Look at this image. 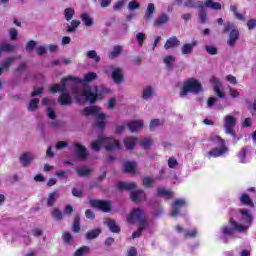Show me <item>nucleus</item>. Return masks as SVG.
<instances>
[{
    "label": "nucleus",
    "instance_id": "f257e3e1",
    "mask_svg": "<svg viewBox=\"0 0 256 256\" xmlns=\"http://www.w3.org/2000/svg\"><path fill=\"white\" fill-rule=\"evenodd\" d=\"M238 213L240 214V223L235 220V218H230L228 223L230 226H224L221 229L222 235H228L229 237L233 236L235 231L237 233H247V230L253 225V214L251 211L245 208L239 209Z\"/></svg>",
    "mask_w": 256,
    "mask_h": 256
},
{
    "label": "nucleus",
    "instance_id": "f03ea898",
    "mask_svg": "<svg viewBox=\"0 0 256 256\" xmlns=\"http://www.w3.org/2000/svg\"><path fill=\"white\" fill-rule=\"evenodd\" d=\"M69 81H73V83H75L72 86V93H74V95H79L77 85H79V83H83V80L74 76H66L62 78L61 84H52L49 89L50 93H67V83H69Z\"/></svg>",
    "mask_w": 256,
    "mask_h": 256
},
{
    "label": "nucleus",
    "instance_id": "7ed1b4c3",
    "mask_svg": "<svg viewBox=\"0 0 256 256\" xmlns=\"http://www.w3.org/2000/svg\"><path fill=\"white\" fill-rule=\"evenodd\" d=\"M203 91V85L199 80L195 78H188L183 82V85L179 92V97L181 99H184V97H187L189 93H193L194 95H199Z\"/></svg>",
    "mask_w": 256,
    "mask_h": 256
},
{
    "label": "nucleus",
    "instance_id": "20e7f679",
    "mask_svg": "<svg viewBox=\"0 0 256 256\" xmlns=\"http://www.w3.org/2000/svg\"><path fill=\"white\" fill-rule=\"evenodd\" d=\"M222 33L224 35H227V33H229L227 40L228 47H235V45H237L240 33L239 29L235 26V24H233V22L227 21L226 24L224 25Z\"/></svg>",
    "mask_w": 256,
    "mask_h": 256
},
{
    "label": "nucleus",
    "instance_id": "39448f33",
    "mask_svg": "<svg viewBox=\"0 0 256 256\" xmlns=\"http://www.w3.org/2000/svg\"><path fill=\"white\" fill-rule=\"evenodd\" d=\"M94 90L95 92L91 91V86H87L81 91L80 94L82 97H85L86 101L93 104L97 101V99H103L105 93H109L108 88H102L101 92H99V87L95 86Z\"/></svg>",
    "mask_w": 256,
    "mask_h": 256
},
{
    "label": "nucleus",
    "instance_id": "423d86ee",
    "mask_svg": "<svg viewBox=\"0 0 256 256\" xmlns=\"http://www.w3.org/2000/svg\"><path fill=\"white\" fill-rule=\"evenodd\" d=\"M225 123V131L228 133V135H231L235 139L237 137V134H235V125H237V118L233 115H227L224 119Z\"/></svg>",
    "mask_w": 256,
    "mask_h": 256
},
{
    "label": "nucleus",
    "instance_id": "0eeeda50",
    "mask_svg": "<svg viewBox=\"0 0 256 256\" xmlns=\"http://www.w3.org/2000/svg\"><path fill=\"white\" fill-rule=\"evenodd\" d=\"M89 204L91 207H96V209H100L103 213H111V202L107 200H96L90 199Z\"/></svg>",
    "mask_w": 256,
    "mask_h": 256
},
{
    "label": "nucleus",
    "instance_id": "6e6552de",
    "mask_svg": "<svg viewBox=\"0 0 256 256\" xmlns=\"http://www.w3.org/2000/svg\"><path fill=\"white\" fill-rule=\"evenodd\" d=\"M145 217V209L134 208L127 216V222L131 225L135 224V221H139Z\"/></svg>",
    "mask_w": 256,
    "mask_h": 256
},
{
    "label": "nucleus",
    "instance_id": "1a4fd4ad",
    "mask_svg": "<svg viewBox=\"0 0 256 256\" xmlns=\"http://www.w3.org/2000/svg\"><path fill=\"white\" fill-rule=\"evenodd\" d=\"M130 199L132 203H136L139 205V203H143V201H147V194L143 189H137L130 193Z\"/></svg>",
    "mask_w": 256,
    "mask_h": 256
},
{
    "label": "nucleus",
    "instance_id": "9d476101",
    "mask_svg": "<svg viewBox=\"0 0 256 256\" xmlns=\"http://www.w3.org/2000/svg\"><path fill=\"white\" fill-rule=\"evenodd\" d=\"M103 145L106 151H114V149H121V144L118 140L113 137H105L103 136Z\"/></svg>",
    "mask_w": 256,
    "mask_h": 256
},
{
    "label": "nucleus",
    "instance_id": "9b49d317",
    "mask_svg": "<svg viewBox=\"0 0 256 256\" xmlns=\"http://www.w3.org/2000/svg\"><path fill=\"white\" fill-rule=\"evenodd\" d=\"M186 205L185 199H176L172 204L171 217H177L181 213V209Z\"/></svg>",
    "mask_w": 256,
    "mask_h": 256
},
{
    "label": "nucleus",
    "instance_id": "f8f14e48",
    "mask_svg": "<svg viewBox=\"0 0 256 256\" xmlns=\"http://www.w3.org/2000/svg\"><path fill=\"white\" fill-rule=\"evenodd\" d=\"M227 151H229V148H227V146H222L220 148H213L212 150H210L209 152H207V157L208 159H217V157H221L222 155H225V153H227Z\"/></svg>",
    "mask_w": 256,
    "mask_h": 256
},
{
    "label": "nucleus",
    "instance_id": "ddd939ff",
    "mask_svg": "<svg viewBox=\"0 0 256 256\" xmlns=\"http://www.w3.org/2000/svg\"><path fill=\"white\" fill-rule=\"evenodd\" d=\"M74 147L77 149L76 157L78 159H80V161H85V159H87V157H89V153H87V148L85 146L81 145V143L76 142L74 144Z\"/></svg>",
    "mask_w": 256,
    "mask_h": 256
},
{
    "label": "nucleus",
    "instance_id": "4468645a",
    "mask_svg": "<svg viewBox=\"0 0 256 256\" xmlns=\"http://www.w3.org/2000/svg\"><path fill=\"white\" fill-rule=\"evenodd\" d=\"M211 84L213 85V90L217 97H220V99H225V92L221 90V81L219 78H212Z\"/></svg>",
    "mask_w": 256,
    "mask_h": 256
},
{
    "label": "nucleus",
    "instance_id": "2eb2a0df",
    "mask_svg": "<svg viewBox=\"0 0 256 256\" xmlns=\"http://www.w3.org/2000/svg\"><path fill=\"white\" fill-rule=\"evenodd\" d=\"M58 103L64 107H68L73 103V98L69 92H64L58 97Z\"/></svg>",
    "mask_w": 256,
    "mask_h": 256
},
{
    "label": "nucleus",
    "instance_id": "dca6fc26",
    "mask_svg": "<svg viewBox=\"0 0 256 256\" xmlns=\"http://www.w3.org/2000/svg\"><path fill=\"white\" fill-rule=\"evenodd\" d=\"M200 9L203 7H208L209 9H213V11H221V3L214 2L213 0H205V2H201L199 4Z\"/></svg>",
    "mask_w": 256,
    "mask_h": 256
},
{
    "label": "nucleus",
    "instance_id": "f3484780",
    "mask_svg": "<svg viewBox=\"0 0 256 256\" xmlns=\"http://www.w3.org/2000/svg\"><path fill=\"white\" fill-rule=\"evenodd\" d=\"M127 129H129L130 133H137L140 129H143L144 124L141 120L131 121L126 125Z\"/></svg>",
    "mask_w": 256,
    "mask_h": 256
},
{
    "label": "nucleus",
    "instance_id": "a211bd4d",
    "mask_svg": "<svg viewBox=\"0 0 256 256\" xmlns=\"http://www.w3.org/2000/svg\"><path fill=\"white\" fill-rule=\"evenodd\" d=\"M105 119H107V115L104 113L97 114V120L94 123V127H97L100 129V131H103V129L107 127V122H105Z\"/></svg>",
    "mask_w": 256,
    "mask_h": 256
},
{
    "label": "nucleus",
    "instance_id": "6ab92c4d",
    "mask_svg": "<svg viewBox=\"0 0 256 256\" xmlns=\"http://www.w3.org/2000/svg\"><path fill=\"white\" fill-rule=\"evenodd\" d=\"M116 187L119 191H133V189H136L137 185L135 182H118Z\"/></svg>",
    "mask_w": 256,
    "mask_h": 256
},
{
    "label": "nucleus",
    "instance_id": "aec40b11",
    "mask_svg": "<svg viewBox=\"0 0 256 256\" xmlns=\"http://www.w3.org/2000/svg\"><path fill=\"white\" fill-rule=\"evenodd\" d=\"M179 45H181V41H179V39H177V36H172L166 40L164 48L165 49H173L175 47H179Z\"/></svg>",
    "mask_w": 256,
    "mask_h": 256
},
{
    "label": "nucleus",
    "instance_id": "412c9836",
    "mask_svg": "<svg viewBox=\"0 0 256 256\" xmlns=\"http://www.w3.org/2000/svg\"><path fill=\"white\" fill-rule=\"evenodd\" d=\"M112 79H113L114 83H117L118 85L120 83H123L124 76H123V71L121 70V68H115L112 71Z\"/></svg>",
    "mask_w": 256,
    "mask_h": 256
},
{
    "label": "nucleus",
    "instance_id": "4be33fe9",
    "mask_svg": "<svg viewBox=\"0 0 256 256\" xmlns=\"http://www.w3.org/2000/svg\"><path fill=\"white\" fill-rule=\"evenodd\" d=\"M16 59H21V56H16V57H9V58H6L5 60L2 61V63L0 64L1 65V69L4 71H9V68L11 67V65L13 63H15V60Z\"/></svg>",
    "mask_w": 256,
    "mask_h": 256
},
{
    "label": "nucleus",
    "instance_id": "5701e85b",
    "mask_svg": "<svg viewBox=\"0 0 256 256\" xmlns=\"http://www.w3.org/2000/svg\"><path fill=\"white\" fill-rule=\"evenodd\" d=\"M239 201L242 205H245L246 207H255V203H253V199L249 196L247 193L241 194Z\"/></svg>",
    "mask_w": 256,
    "mask_h": 256
},
{
    "label": "nucleus",
    "instance_id": "b1692460",
    "mask_svg": "<svg viewBox=\"0 0 256 256\" xmlns=\"http://www.w3.org/2000/svg\"><path fill=\"white\" fill-rule=\"evenodd\" d=\"M194 47H197V41H192V43H185L182 48V55H191L193 53Z\"/></svg>",
    "mask_w": 256,
    "mask_h": 256
},
{
    "label": "nucleus",
    "instance_id": "393cba45",
    "mask_svg": "<svg viewBox=\"0 0 256 256\" xmlns=\"http://www.w3.org/2000/svg\"><path fill=\"white\" fill-rule=\"evenodd\" d=\"M101 235V228H96L92 231H88L85 233L84 237L87 241H93V239H97Z\"/></svg>",
    "mask_w": 256,
    "mask_h": 256
},
{
    "label": "nucleus",
    "instance_id": "a878e982",
    "mask_svg": "<svg viewBox=\"0 0 256 256\" xmlns=\"http://www.w3.org/2000/svg\"><path fill=\"white\" fill-rule=\"evenodd\" d=\"M15 49H17V47H15V45L3 42L0 44V55L2 53H13V51H15Z\"/></svg>",
    "mask_w": 256,
    "mask_h": 256
},
{
    "label": "nucleus",
    "instance_id": "bb28decb",
    "mask_svg": "<svg viewBox=\"0 0 256 256\" xmlns=\"http://www.w3.org/2000/svg\"><path fill=\"white\" fill-rule=\"evenodd\" d=\"M124 145L126 149H128L129 151H133V149H135V145H137V138H133V137L125 138Z\"/></svg>",
    "mask_w": 256,
    "mask_h": 256
},
{
    "label": "nucleus",
    "instance_id": "cd10ccee",
    "mask_svg": "<svg viewBox=\"0 0 256 256\" xmlns=\"http://www.w3.org/2000/svg\"><path fill=\"white\" fill-rule=\"evenodd\" d=\"M104 140H103V136H99L98 139L94 140L91 143V149L93 151H101V147H104Z\"/></svg>",
    "mask_w": 256,
    "mask_h": 256
},
{
    "label": "nucleus",
    "instance_id": "c85d7f7f",
    "mask_svg": "<svg viewBox=\"0 0 256 256\" xmlns=\"http://www.w3.org/2000/svg\"><path fill=\"white\" fill-rule=\"evenodd\" d=\"M169 22V16L165 13L158 16V19L154 20V27H161V25H165V23Z\"/></svg>",
    "mask_w": 256,
    "mask_h": 256
},
{
    "label": "nucleus",
    "instance_id": "c756f323",
    "mask_svg": "<svg viewBox=\"0 0 256 256\" xmlns=\"http://www.w3.org/2000/svg\"><path fill=\"white\" fill-rule=\"evenodd\" d=\"M249 148L247 146L242 147V149L238 152L237 157L240 163H247V152Z\"/></svg>",
    "mask_w": 256,
    "mask_h": 256
},
{
    "label": "nucleus",
    "instance_id": "7c9ffc66",
    "mask_svg": "<svg viewBox=\"0 0 256 256\" xmlns=\"http://www.w3.org/2000/svg\"><path fill=\"white\" fill-rule=\"evenodd\" d=\"M72 231L73 233H79L81 231V217L79 216V214H76L74 216Z\"/></svg>",
    "mask_w": 256,
    "mask_h": 256
},
{
    "label": "nucleus",
    "instance_id": "2f4dec72",
    "mask_svg": "<svg viewBox=\"0 0 256 256\" xmlns=\"http://www.w3.org/2000/svg\"><path fill=\"white\" fill-rule=\"evenodd\" d=\"M31 161H33V156H31L29 152H25L20 156V162L22 163L23 167H27Z\"/></svg>",
    "mask_w": 256,
    "mask_h": 256
},
{
    "label": "nucleus",
    "instance_id": "473e14b6",
    "mask_svg": "<svg viewBox=\"0 0 256 256\" xmlns=\"http://www.w3.org/2000/svg\"><path fill=\"white\" fill-rule=\"evenodd\" d=\"M153 143V139L151 138H143L139 141L140 147H143V149H145L146 151L153 147Z\"/></svg>",
    "mask_w": 256,
    "mask_h": 256
},
{
    "label": "nucleus",
    "instance_id": "72a5a7b5",
    "mask_svg": "<svg viewBox=\"0 0 256 256\" xmlns=\"http://www.w3.org/2000/svg\"><path fill=\"white\" fill-rule=\"evenodd\" d=\"M121 51H123V47L115 45L113 51L108 53L109 59H117L121 55Z\"/></svg>",
    "mask_w": 256,
    "mask_h": 256
},
{
    "label": "nucleus",
    "instance_id": "f704fd0d",
    "mask_svg": "<svg viewBox=\"0 0 256 256\" xmlns=\"http://www.w3.org/2000/svg\"><path fill=\"white\" fill-rule=\"evenodd\" d=\"M84 115L89 117V115H97L99 113V108L97 106H86L83 109Z\"/></svg>",
    "mask_w": 256,
    "mask_h": 256
},
{
    "label": "nucleus",
    "instance_id": "c9c22d12",
    "mask_svg": "<svg viewBox=\"0 0 256 256\" xmlns=\"http://www.w3.org/2000/svg\"><path fill=\"white\" fill-rule=\"evenodd\" d=\"M107 226L109 227L111 233H121V228L119 227V225H117V222H115V220H108Z\"/></svg>",
    "mask_w": 256,
    "mask_h": 256
},
{
    "label": "nucleus",
    "instance_id": "e433bc0d",
    "mask_svg": "<svg viewBox=\"0 0 256 256\" xmlns=\"http://www.w3.org/2000/svg\"><path fill=\"white\" fill-rule=\"evenodd\" d=\"M209 141H210V143H212V145H219L220 147H227L225 145V139H222L219 136L210 137Z\"/></svg>",
    "mask_w": 256,
    "mask_h": 256
},
{
    "label": "nucleus",
    "instance_id": "4c0bfd02",
    "mask_svg": "<svg viewBox=\"0 0 256 256\" xmlns=\"http://www.w3.org/2000/svg\"><path fill=\"white\" fill-rule=\"evenodd\" d=\"M157 195L158 197H167V199H171V197H173V192L165 190V188H158Z\"/></svg>",
    "mask_w": 256,
    "mask_h": 256
},
{
    "label": "nucleus",
    "instance_id": "58836bf2",
    "mask_svg": "<svg viewBox=\"0 0 256 256\" xmlns=\"http://www.w3.org/2000/svg\"><path fill=\"white\" fill-rule=\"evenodd\" d=\"M74 16L75 8L69 7L64 10V19H66V21H71V19H73Z\"/></svg>",
    "mask_w": 256,
    "mask_h": 256
},
{
    "label": "nucleus",
    "instance_id": "ea45409f",
    "mask_svg": "<svg viewBox=\"0 0 256 256\" xmlns=\"http://www.w3.org/2000/svg\"><path fill=\"white\" fill-rule=\"evenodd\" d=\"M155 14V4L149 3L145 12V18L151 19Z\"/></svg>",
    "mask_w": 256,
    "mask_h": 256
},
{
    "label": "nucleus",
    "instance_id": "a19ab883",
    "mask_svg": "<svg viewBox=\"0 0 256 256\" xmlns=\"http://www.w3.org/2000/svg\"><path fill=\"white\" fill-rule=\"evenodd\" d=\"M39 109V98H32L28 104V111H37Z\"/></svg>",
    "mask_w": 256,
    "mask_h": 256
},
{
    "label": "nucleus",
    "instance_id": "79ce46f5",
    "mask_svg": "<svg viewBox=\"0 0 256 256\" xmlns=\"http://www.w3.org/2000/svg\"><path fill=\"white\" fill-rule=\"evenodd\" d=\"M56 201H57V191H53L48 195L47 206L53 207Z\"/></svg>",
    "mask_w": 256,
    "mask_h": 256
},
{
    "label": "nucleus",
    "instance_id": "37998d69",
    "mask_svg": "<svg viewBox=\"0 0 256 256\" xmlns=\"http://www.w3.org/2000/svg\"><path fill=\"white\" fill-rule=\"evenodd\" d=\"M81 19H82L84 25H86V27L93 26V18H91V16H89L88 13L81 14Z\"/></svg>",
    "mask_w": 256,
    "mask_h": 256
},
{
    "label": "nucleus",
    "instance_id": "c03bdc74",
    "mask_svg": "<svg viewBox=\"0 0 256 256\" xmlns=\"http://www.w3.org/2000/svg\"><path fill=\"white\" fill-rule=\"evenodd\" d=\"M79 25H81V21L72 20L71 25L67 26V28H66L67 33H74V31H76V29H77V27H79Z\"/></svg>",
    "mask_w": 256,
    "mask_h": 256
},
{
    "label": "nucleus",
    "instance_id": "a18cd8bd",
    "mask_svg": "<svg viewBox=\"0 0 256 256\" xmlns=\"http://www.w3.org/2000/svg\"><path fill=\"white\" fill-rule=\"evenodd\" d=\"M89 251H90L89 246H82L75 251L73 256H85L87 255V253H89Z\"/></svg>",
    "mask_w": 256,
    "mask_h": 256
},
{
    "label": "nucleus",
    "instance_id": "49530a36",
    "mask_svg": "<svg viewBox=\"0 0 256 256\" xmlns=\"http://www.w3.org/2000/svg\"><path fill=\"white\" fill-rule=\"evenodd\" d=\"M97 74L95 72H88L85 76L84 79L82 80V83H91V81H95L97 79Z\"/></svg>",
    "mask_w": 256,
    "mask_h": 256
},
{
    "label": "nucleus",
    "instance_id": "de8ad7c7",
    "mask_svg": "<svg viewBox=\"0 0 256 256\" xmlns=\"http://www.w3.org/2000/svg\"><path fill=\"white\" fill-rule=\"evenodd\" d=\"M88 59H94L95 63H99L101 61V57L97 55V51L95 50H90L86 54Z\"/></svg>",
    "mask_w": 256,
    "mask_h": 256
},
{
    "label": "nucleus",
    "instance_id": "09e8293b",
    "mask_svg": "<svg viewBox=\"0 0 256 256\" xmlns=\"http://www.w3.org/2000/svg\"><path fill=\"white\" fill-rule=\"evenodd\" d=\"M230 11H232L236 19L239 21H245V16L237 11V6H230Z\"/></svg>",
    "mask_w": 256,
    "mask_h": 256
},
{
    "label": "nucleus",
    "instance_id": "8fccbe9b",
    "mask_svg": "<svg viewBox=\"0 0 256 256\" xmlns=\"http://www.w3.org/2000/svg\"><path fill=\"white\" fill-rule=\"evenodd\" d=\"M52 217L53 219H56V221H61L63 219V212H61L59 208H54L52 211Z\"/></svg>",
    "mask_w": 256,
    "mask_h": 256
},
{
    "label": "nucleus",
    "instance_id": "3c124183",
    "mask_svg": "<svg viewBox=\"0 0 256 256\" xmlns=\"http://www.w3.org/2000/svg\"><path fill=\"white\" fill-rule=\"evenodd\" d=\"M124 171L125 173H135V164L132 162H126L124 164Z\"/></svg>",
    "mask_w": 256,
    "mask_h": 256
},
{
    "label": "nucleus",
    "instance_id": "603ef678",
    "mask_svg": "<svg viewBox=\"0 0 256 256\" xmlns=\"http://www.w3.org/2000/svg\"><path fill=\"white\" fill-rule=\"evenodd\" d=\"M142 183L143 186L145 187V189H151L152 185H153V179H151V177L146 176L142 179Z\"/></svg>",
    "mask_w": 256,
    "mask_h": 256
},
{
    "label": "nucleus",
    "instance_id": "864d4df0",
    "mask_svg": "<svg viewBox=\"0 0 256 256\" xmlns=\"http://www.w3.org/2000/svg\"><path fill=\"white\" fill-rule=\"evenodd\" d=\"M141 4H139V2H137V0H132L128 3V9L130 11H135L137 9H140Z\"/></svg>",
    "mask_w": 256,
    "mask_h": 256
},
{
    "label": "nucleus",
    "instance_id": "5fc2aeb1",
    "mask_svg": "<svg viewBox=\"0 0 256 256\" xmlns=\"http://www.w3.org/2000/svg\"><path fill=\"white\" fill-rule=\"evenodd\" d=\"M153 96V87L147 86L146 89L143 90V99H149V97Z\"/></svg>",
    "mask_w": 256,
    "mask_h": 256
},
{
    "label": "nucleus",
    "instance_id": "6e6d98bb",
    "mask_svg": "<svg viewBox=\"0 0 256 256\" xmlns=\"http://www.w3.org/2000/svg\"><path fill=\"white\" fill-rule=\"evenodd\" d=\"M195 237H197V230H188L186 232H184V238L185 239H195Z\"/></svg>",
    "mask_w": 256,
    "mask_h": 256
},
{
    "label": "nucleus",
    "instance_id": "4d7b16f0",
    "mask_svg": "<svg viewBox=\"0 0 256 256\" xmlns=\"http://www.w3.org/2000/svg\"><path fill=\"white\" fill-rule=\"evenodd\" d=\"M164 63L167 67H173V63H175V57H173L172 55H167L164 58Z\"/></svg>",
    "mask_w": 256,
    "mask_h": 256
},
{
    "label": "nucleus",
    "instance_id": "13d9d810",
    "mask_svg": "<svg viewBox=\"0 0 256 256\" xmlns=\"http://www.w3.org/2000/svg\"><path fill=\"white\" fill-rule=\"evenodd\" d=\"M76 173H77V175H79V177H87V176L91 175V170L90 169H76Z\"/></svg>",
    "mask_w": 256,
    "mask_h": 256
},
{
    "label": "nucleus",
    "instance_id": "bf43d9fd",
    "mask_svg": "<svg viewBox=\"0 0 256 256\" xmlns=\"http://www.w3.org/2000/svg\"><path fill=\"white\" fill-rule=\"evenodd\" d=\"M205 51L208 55H217L218 51L215 46L207 45L205 46Z\"/></svg>",
    "mask_w": 256,
    "mask_h": 256
},
{
    "label": "nucleus",
    "instance_id": "052dcab7",
    "mask_svg": "<svg viewBox=\"0 0 256 256\" xmlns=\"http://www.w3.org/2000/svg\"><path fill=\"white\" fill-rule=\"evenodd\" d=\"M139 222V227L138 229H141V231H143V229H145L146 227H149V222L147 221V218H140V220H138Z\"/></svg>",
    "mask_w": 256,
    "mask_h": 256
},
{
    "label": "nucleus",
    "instance_id": "680f3d73",
    "mask_svg": "<svg viewBox=\"0 0 256 256\" xmlns=\"http://www.w3.org/2000/svg\"><path fill=\"white\" fill-rule=\"evenodd\" d=\"M179 166V162H177V159H175V157H170L168 159V167L170 169H175V167Z\"/></svg>",
    "mask_w": 256,
    "mask_h": 256
},
{
    "label": "nucleus",
    "instance_id": "e2e57ef3",
    "mask_svg": "<svg viewBox=\"0 0 256 256\" xmlns=\"http://www.w3.org/2000/svg\"><path fill=\"white\" fill-rule=\"evenodd\" d=\"M161 125V120L159 119H153L150 122V131H155V129H157V127H159Z\"/></svg>",
    "mask_w": 256,
    "mask_h": 256
},
{
    "label": "nucleus",
    "instance_id": "0e129e2a",
    "mask_svg": "<svg viewBox=\"0 0 256 256\" xmlns=\"http://www.w3.org/2000/svg\"><path fill=\"white\" fill-rule=\"evenodd\" d=\"M35 47H37V42H35V40H30L26 45V51H28V53H31V51H33Z\"/></svg>",
    "mask_w": 256,
    "mask_h": 256
},
{
    "label": "nucleus",
    "instance_id": "69168bd1",
    "mask_svg": "<svg viewBox=\"0 0 256 256\" xmlns=\"http://www.w3.org/2000/svg\"><path fill=\"white\" fill-rule=\"evenodd\" d=\"M229 95L232 97V99H237L239 97L240 93L237 91V89L233 87H228Z\"/></svg>",
    "mask_w": 256,
    "mask_h": 256
},
{
    "label": "nucleus",
    "instance_id": "338daca9",
    "mask_svg": "<svg viewBox=\"0 0 256 256\" xmlns=\"http://www.w3.org/2000/svg\"><path fill=\"white\" fill-rule=\"evenodd\" d=\"M136 40L138 41V44L140 47H143V41H145V34L142 32H139L136 35Z\"/></svg>",
    "mask_w": 256,
    "mask_h": 256
},
{
    "label": "nucleus",
    "instance_id": "774afa93",
    "mask_svg": "<svg viewBox=\"0 0 256 256\" xmlns=\"http://www.w3.org/2000/svg\"><path fill=\"white\" fill-rule=\"evenodd\" d=\"M72 195L73 197H78V199H81V197H83V189L77 190V188H72Z\"/></svg>",
    "mask_w": 256,
    "mask_h": 256
}]
</instances>
